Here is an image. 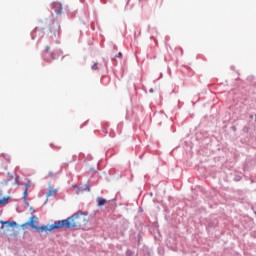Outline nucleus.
Listing matches in <instances>:
<instances>
[{"label": "nucleus", "mask_w": 256, "mask_h": 256, "mask_svg": "<svg viewBox=\"0 0 256 256\" xmlns=\"http://www.w3.org/2000/svg\"><path fill=\"white\" fill-rule=\"evenodd\" d=\"M38 31H39V28H35V30L33 31V35H37Z\"/></svg>", "instance_id": "nucleus-11"}, {"label": "nucleus", "mask_w": 256, "mask_h": 256, "mask_svg": "<svg viewBox=\"0 0 256 256\" xmlns=\"http://www.w3.org/2000/svg\"><path fill=\"white\" fill-rule=\"evenodd\" d=\"M75 189H77L78 191L81 190V188L77 187V186H74Z\"/></svg>", "instance_id": "nucleus-13"}, {"label": "nucleus", "mask_w": 256, "mask_h": 256, "mask_svg": "<svg viewBox=\"0 0 256 256\" xmlns=\"http://www.w3.org/2000/svg\"><path fill=\"white\" fill-rule=\"evenodd\" d=\"M84 191H91V188H89V185H85Z\"/></svg>", "instance_id": "nucleus-10"}, {"label": "nucleus", "mask_w": 256, "mask_h": 256, "mask_svg": "<svg viewBox=\"0 0 256 256\" xmlns=\"http://www.w3.org/2000/svg\"><path fill=\"white\" fill-rule=\"evenodd\" d=\"M87 221V214L79 210L65 220L54 222L52 229H81L83 225H87Z\"/></svg>", "instance_id": "nucleus-1"}, {"label": "nucleus", "mask_w": 256, "mask_h": 256, "mask_svg": "<svg viewBox=\"0 0 256 256\" xmlns=\"http://www.w3.org/2000/svg\"><path fill=\"white\" fill-rule=\"evenodd\" d=\"M0 205H9V197H3L0 199Z\"/></svg>", "instance_id": "nucleus-7"}, {"label": "nucleus", "mask_w": 256, "mask_h": 256, "mask_svg": "<svg viewBox=\"0 0 256 256\" xmlns=\"http://www.w3.org/2000/svg\"><path fill=\"white\" fill-rule=\"evenodd\" d=\"M57 193H58L57 189H55L53 187H50L48 193L46 194V197L47 198H49V197H56Z\"/></svg>", "instance_id": "nucleus-4"}, {"label": "nucleus", "mask_w": 256, "mask_h": 256, "mask_svg": "<svg viewBox=\"0 0 256 256\" xmlns=\"http://www.w3.org/2000/svg\"><path fill=\"white\" fill-rule=\"evenodd\" d=\"M31 227V229H35L38 233H43V231H53L55 228H53V224L49 226H38L39 225V219L37 216L33 215L30 217L29 221L21 225L22 229H27V226Z\"/></svg>", "instance_id": "nucleus-2"}, {"label": "nucleus", "mask_w": 256, "mask_h": 256, "mask_svg": "<svg viewBox=\"0 0 256 256\" xmlns=\"http://www.w3.org/2000/svg\"><path fill=\"white\" fill-rule=\"evenodd\" d=\"M27 198V190H25V192H24V199H26Z\"/></svg>", "instance_id": "nucleus-12"}, {"label": "nucleus", "mask_w": 256, "mask_h": 256, "mask_svg": "<svg viewBox=\"0 0 256 256\" xmlns=\"http://www.w3.org/2000/svg\"><path fill=\"white\" fill-rule=\"evenodd\" d=\"M98 67H97V63H95L94 65H92V71H97Z\"/></svg>", "instance_id": "nucleus-8"}, {"label": "nucleus", "mask_w": 256, "mask_h": 256, "mask_svg": "<svg viewBox=\"0 0 256 256\" xmlns=\"http://www.w3.org/2000/svg\"><path fill=\"white\" fill-rule=\"evenodd\" d=\"M59 29H61V26L58 25V31H59Z\"/></svg>", "instance_id": "nucleus-15"}, {"label": "nucleus", "mask_w": 256, "mask_h": 256, "mask_svg": "<svg viewBox=\"0 0 256 256\" xmlns=\"http://www.w3.org/2000/svg\"><path fill=\"white\" fill-rule=\"evenodd\" d=\"M96 201L98 203V207H103V205H107V203H109V201L103 197H97Z\"/></svg>", "instance_id": "nucleus-5"}, {"label": "nucleus", "mask_w": 256, "mask_h": 256, "mask_svg": "<svg viewBox=\"0 0 256 256\" xmlns=\"http://www.w3.org/2000/svg\"><path fill=\"white\" fill-rule=\"evenodd\" d=\"M52 8L55 11L56 15H61L63 13V5L59 2H54Z\"/></svg>", "instance_id": "nucleus-3"}, {"label": "nucleus", "mask_w": 256, "mask_h": 256, "mask_svg": "<svg viewBox=\"0 0 256 256\" xmlns=\"http://www.w3.org/2000/svg\"><path fill=\"white\" fill-rule=\"evenodd\" d=\"M1 225H7L8 227H17V222L0 220Z\"/></svg>", "instance_id": "nucleus-6"}, {"label": "nucleus", "mask_w": 256, "mask_h": 256, "mask_svg": "<svg viewBox=\"0 0 256 256\" xmlns=\"http://www.w3.org/2000/svg\"><path fill=\"white\" fill-rule=\"evenodd\" d=\"M49 51H51V47L46 46V47H45V52H46V53H49Z\"/></svg>", "instance_id": "nucleus-9"}, {"label": "nucleus", "mask_w": 256, "mask_h": 256, "mask_svg": "<svg viewBox=\"0 0 256 256\" xmlns=\"http://www.w3.org/2000/svg\"><path fill=\"white\" fill-rule=\"evenodd\" d=\"M121 55H122V54H121V52H119V53H118V55H117L116 57H121Z\"/></svg>", "instance_id": "nucleus-14"}]
</instances>
